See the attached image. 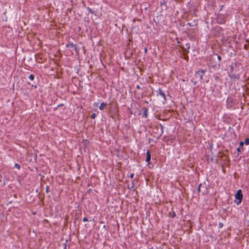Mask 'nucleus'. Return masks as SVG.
Masks as SVG:
<instances>
[{
    "label": "nucleus",
    "instance_id": "nucleus-1",
    "mask_svg": "<svg viewBox=\"0 0 249 249\" xmlns=\"http://www.w3.org/2000/svg\"><path fill=\"white\" fill-rule=\"evenodd\" d=\"M243 67L240 63H232L230 65L229 76L231 79L239 80L241 72L243 71Z\"/></svg>",
    "mask_w": 249,
    "mask_h": 249
},
{
    "label": "nucleus",
    "instance_id": "nucleus-2",
    "mask_svg": "<svg viewBox=\"0 0 249 249\" xmlns=\"http://www.w3.org/2000/svg\"><path fill=\"white\" fill-rule=\"evenodd\" d=\"M243 199V194L241 189H239L235 194L234 203L236 205H239L241 203Z\"/></svg>",
    "mask_w": 249,
    "mask_h": 249
},
{
    "label": "nucleus",
    "instance_id": "nucleus-3",
    "mask_svg": "<svg viewBox=\"0 0 249 249\" xmlns=\"http://www.w3.org/2000/svg\"><path fill=\"white\" fill-rule=\"evenodd\" d=\"M226 16L222 14L216 15L215 20L218 24H224L226 23Z\"/></svg>",
    "mask_w": 249,
    "mask_h": 249
},
{
    "label": "nucleus",
    "instance_id": "nucleus-4",
    "mask_svg": "<svg viewBox=\"0 0 249 249\" xmlns=\"http://www.w3.org/2000/svg\"><path fill=\"white\" fill-rule=\"evenodd\" d=\"M206 71V70L200 69L196 71L195 77L198 79L200 81H202L203 76Z\"/></svg>",
    "mask_w": 249,
    "mask_h": 249
},
{
    "label": "nucleus",
    "instance_id": "nucleus-5",
    "mask_svg": "<svg viewBox=\"0 0 249 249\" xmlns=\"http://www.w3.org/2000/svg\"><path fill=\"white\" fill-rule=\"evenodd\" d=\"M66 47L67 48H71L73 47L74 48V50L76 53H78V48L76 44H73V43L69 42L66 45Z\"/></svg>",
    "mask_w": 249,
    "mask_h": 249
},
{
    "label": "nucleus",
    "instance_id": "nucleus-6",
    "mask_svg": "<svg viewBox=\"0 0 249 249\" xmlns=\"http://www.w3.org/2000/svg\"><path fill=\"white\" fill-rule=\"evenodd\" d=\"M244 145V142H240L239 143V147L236 149L237 151L238 152V155L243 151V146Z\"/></svg>",
    "mask_w": 249,
    "mask_h": 249
},
{
    "label": "nucleus",
    "instance_id": "nucleus-7",
    "mask_svg": "<svg viewBox=\"0 0 249 249\" xmlns=\"http://www.w3.org/2000/svg\"><path fill=\"white\" fill-rule=\"evenodd\" d=\"M159 94L161 95L164 99V102L166 101V95L165 93L161 90L160 88H159Z\"/></svg>",
    "mask_w": 249,
    "mask_h": 249
},
{
    "label": "nucleus",
    "instance_id": "nucleus-8",
    "mask_svg": "<svg viewBox=\"0 0 249 249\" xmlns=\"http://www.w3.org/2000/svg\"><path fill=\"white\" fill-rule=\"evenodd\" d=\"M186 48H184V47L180 46V48H181L183 51L186 53H188L189 52V49H190V45L189 43L186 44Z\"/></svg>",
    "mask_w": 249,
    "mask_h": 249
},
{
    "label": "nucleus",
    "instance_id": "nucleus-9",
    "mask_svg": "<svg viewBox=\"0 0 249 249\" xmlns=\"http://www.w3.org/2000/svg\"><path fill=\"white\" fill-rule=\"evenodd\" d=\"M151 159V154L149 151H147L146 152V158L145 161L147 162V163L149 164L150 161Z\"/></svg>",
    "mask_w": 249,
    "mask_h": 249
},
{
    "label": "nucleus",
    "instance_id": "nucleus-10",
    "mask_svg": "<svg viewBox=\"0 0 249 249\" xmlns=\"http://www.w3.org/2000/svg\"><path fill=\"white\" fill-rule=\"evenodd\" d=\"M107 104L105 103H102L99 106V109L101 110H104L107 107Z\"/></svg>",
    "mask_w": 249,
    "mask_h": 249
},
{
    "label": "nucleus",
    "instance_id": "nucleus-11",
    "mask_svg": "<svg viewBox=\"0 0 249 249\" xmlns=\"http://www.w3.org/2000/svg\"><path fill=\"white\" fill-rule=\"evenodd\" d=\"M214 30L215 31H216V32H217L218 33H220L223 30V29L221 27L218 26H215L214 28Z\"/></svg>",
    "mask_w": 249,
    "mask_h": 249
},
{
    "label": "nucleus",
    "instance_id": "nucleus-12",
    "mask_svg": "<svg viewBox=\"0 0 249 249\" xmlns=\"http://www.w3.org/2000/svg\"><path fill=\"white\" fill-rule=\"evenodd\" d=\"M142 109L143 110V116L146 118L148 117V109L146 107H143Z\"/></svg>",
    "mask_w": 249,
    "mask_h": 249
},
{
    "label": "nucleus",
    "instance_id": "nucleus-13",
    "mask_svg": "<svg viewBox=\"0 0 249 249\" xmlns=\"http://www.w3.org/2000/svg\"><path fill=\"white\" fill-rule=\"evenodd\" d=\"M217 59H218V61H219V62H218V63L217 64H216V65H215V68H218V69H219V68H220V66H221V65H220V60H221V57L220 55H217Z\"/></svg>",
    "mask_w": 249,
    "mask_h": 249
},
{
    "label": "nucleus",
    "instance_id": "nucleus-14",
    "mask_svg": "<svg viewBox=\"0 0 249 249\" xmlns=\"http://www.w3.org/2000/svg\"><path fill=\"white\" fill-rule=\"evenodd\" d=\"M197 24V21L194 20L193 22L188 23V25L190 26H196Z\"/></svg>",
    "mask_w": 249,
    "mask_h": 249
},
{
    "label": "nucleus",
    "instance_id": "nucleus-15",
    "mask_svg": "<svg viewBox=\"0 0 249 249\" xmlns=\"http://www.w3.org/2000/svg\"><path fill=\"white\" fill-rule=\"evenodd\" d=\"M207 160H210V161H211L213 162H216V160H214L213 157H211L210 158V156L208 155V156H207Z\"/></svg>",
    "mask_w": 249,
    "mask_h": 249
},
{
    "label": "nucleus",
    "instance_id": "nucleus-16",
    "mask_svg": "<svg viewBox=\"0 0 249 249\" xmlns=\"http://www.w3.org/2000/svg\"><path fill=\"white\" fill-rule=\"evenodd\" d=\"M169 216L172 218H174L176 216V213L174 211H172V212L171 213H169Z\"/></svg>",
    "mask_w": 249,
    "mask_h": 249
},
{
    "label": "nucleus",
    "instance_id": "nucleus-17",
    "mask_svg": "<svg viewBox=\"0 0 249 249\" xmlns=\"http://www.w3.org/2000/svg\"><path fill=\"white\" fill-rule=\"evenodd\" d=\"M213 77H214V80L216 81H218L220 80V78H219V77L218 75H213Z\"/></svg>",
    "mask_w": 249,
    "mask_h": 249
},
{
    "label": "nucleus",
    "instance_id": "nucleus-18",
    "mask_svg": "<svg viewBox=\"0 0 249 249\" xmlns=\"http://www.w3.org/2000/svg\"><path fill=\"white\" fill-rule=\"evenodd\" d=\"M87 10H88L89 12L91 14H95L94 11H92V9L89 8V7H87Z\"/></svg>",
    "mask_w": 249,
    "mask_h": 249
},
{
    "label": "nucleus",
    "instance_id": "nucleus-19",
    "mask_svg": "<svg viewBox=\"0 0 249 249\" xmlns=\"http://www.w3.org/2000/svg\"><path fill=\"white\" fill-rule=\"evenodd\" d=\"M29 78L31 80L33 81L35 79V76L33 74H31L29 75Z\"/></svg>",
    "mask_w": 249,
    "mask_h": 249
},
{
    "label": "nucleus",
    "instance_id": "nucleus-20",
    "mask_svg": "<svg viewBox=\"0 0 249 249\" xmlns=\"http://www.w3.org/2000/svg\"><path fill=\"white\" fill-rule=\"evenodd\" d=\"M160 5L161 6H165V9H166V2L164 0L162 2H160Z\"/></svg>",
    "mask_w": 249,
    "mask_h": 249
},
{
    "label": "nucleus",
    "instance_id": "nucleus-21",
    "mask_svg": "<svg viewBox=\"0 0 249 249\" xmlns=\"http://www.w3.org/2000/svg\"><path fill=\"white\" fill-rule=\"evenodd\" d=\"M244 144H245L246 145L249 144V138H247L245 140V141L244 142Z\"/></svg>",
    "mask_w": 249,
    "mask_h": 249
},
{
    "label": "nucleus",
    "instance_id": "nucleus-22",
    "mask_svg": "<svg viewBox=\"0 0 249 249\" xmlns=\"http://www.w3.org/2000/svg\"><path fill=\"white\" fill-rule=\"evenodd\" d=\"M15 167L16 168H17V169H20V167H20V165H19V164H18V163H15Z\"/></svg>",
    "mask_w": 249,
    "mask_h": 249
},
{
    "label": "nucleus",
    "instance_id": "nucleus-23",
    "mask_svg": "<svg viewBox=\"0 0 249 249\" xmlns=\"http://www.w3.org/2000/svg\"><path fill=\"white\" fill-rule=\"evenodd\" d=\"M201 186H202V184L200 183V184H199V185H198V186L197 187V192L198 193H199L200 192V188H201Z\"/></svg>",
    "mask_w": 249,
    "mask_h": 249
},
{
    "label": "nucleus",
    "instance_id": "nucleus-24",
    "mask_svg": "<svg viewBox=\"0 0 249 249\" xmlns=\"http://www.w3.org/2000/svg\"><path fill=\"white\" fill-rule=\"evenodd\" d=\"M96 116V115L95 113H92L90 116V118L92 119H94Z\"/></svg>",
    "mask_w": 249,
    "mask_h": 249
},
{
    "label": "nucleus",
    "instance_id": "nucleus-25",
    "mask_svg": "<svg viewBox=\"0 0 249 249\" xmlns=\"http://www.w3.org/2000/svg\"><path fill=\"white\" fill-rule=\"evenodd\" d=\"M63 106V104H59L58 105H57V106L56 107H55L54 109V110H56L57 109V108L58 107H62Z\"/></svg>",
    "mask_w": 249,
    "mask_h": 249
},
{
    "label": "nucleus",
    "instance_id": "nucleus-26",
    "mask_svg": "<svg viewBox=\"0 0 249 249\" xmlns=\"http://www.w3.org/2000/svg\"><path fill=\"white\" fill-rule=\"evenodd\" d=\"M83 221L84 222H87V221H89V220H88V219L87 218V217H84L83 218Z\"/></svg>",
    "mask_w": 249,
    "mask_h": 249
},
{
    "label": "nucleus",
    "instance_id": "nucleus-27",
    "mask_svg": "<svg viewBox=\"0 0 249 249\" xmlns=\"http://www.w3.org/2000/svg\"><path fill=\"white\" fill-rule=\"evenodd\" d=\"M219 228H221L223 226V224L222 223L220 222L218 225Z\"/></svg>",
    "mask_w": 249,
    "mask_h": 249
},
{
    "label": "nucleus",
    "instance_id": "nucleus-28",
    "mask_svg": "<svg viewBox=\"0 0 249 249\" xmlns=\"http://www.w3.org/2000/svg\"><path fill=\"white\" fill-rule=\"evenodd\" d=\"M46 191L47 193L49 191V187L48 186H46Z\"/></svg>",
    "mask_w": 249,
    "mask_h": 249
},
{
    "label": "nucleus",
    "instance_id": "nucleus-29",
    "mask_svg": "<svg viewBox=\"0 0 249 249\" xmlns=\"http://www.w3.org/2000/svg\"><path fill=\"white\" fill-rule=\"evenodd\" d=\"M134 174L133 173H132L130 175V178H133L134 177Z\"/></svg>",
    "mask_w": 249,
    "mask_h": 249
},
{
    "label": "nucleus",
    "instance_id": "nucleus-30",
    "mask_svg": "<svg viewBox=\"0 0 249 249\" xmlns=\"http://www.w3.org/2000/svg\"><path fill=\"white\" fill-rule=\"evenodd\" d=\"M136 88H137V89H141V87H140V86H139V85H137V86H136Z\"/></svg>",
    "mask_w": 249,
    "mask_h": 249
},
{
    "label": "nucleus",
    "instance_id": "nucleus-31",
    "mask_svg": "<svg viewBox=\"0 0 249 249\" xmlns=\"http://www.w3.org/2000/svg\"><path fill=\"white\" fill-rule=\"evenodd\" d=\"M224 5H222L221 6V8L219 10L220 11L222 10V8L224 7Z\"/></svg>",
    "mask_w": 249,
    "mask_h": 249
},
{
    "label": "nucleus",
    "instance_id": "nucleus-32",
    "mask_svg": "<svg viewBox=\"0 0 249 249\" xmlns=\"http://www.w3.org/2000/svg\"><path fill=\"white\" fill-rule=\"evenodd\" d=\"M192 81L193 82L194 85L196 84V81H194L193 80H192Z\"/></svg>",
    "mask_w": 249,
    "mask_h": 249
},
{
    "label": "nucleus",
    "instance_id": "nucleus-33",
    "mask_svg": "<svg viewBox=\"0 0 249 249\" xmlns=\"http://www.w3.org/2000/svg\"><path fill=\"white\" fill-rule=\"evenodd\" d=\"M147 48H144V52H145V53H146V52H147Z\"/></svg>",
    "mask_w": 249,
    "mask_h": 249
},
{
    "label": "nucleus",
    "instance_id": "nucleus-34",
    "mask_svg": "<svg viewBox=\"0 0 249 249\" xmlns=\"http://www.w3.org/2000/svg\"><path fill=\"white\" fill-rule=\"evenodd\" d=\"M32 87H34L35 88H37V86H34V85H32Z\"/></svg>",
    "mask_w": 249,
    "mask_h": 249
},
{
    "label": "nucleus",
    "instance_id": "nucleus-35",
    "mask_svg": "<svg viewBox=\"0 0 249 249\" xmlns=\"http://www.w3.org/2000/svg\"><path fill=\"white\" fill-rule=\"evenodd\" d=\"M94 106L95 107V106H98V103H94Z\"/></svg>",
    "mask_w": 249,
    "mask_h": 249
},
{
    "label": "nucleus",
    "instance_id": "nucleus-36",
    "mask_svg": "<svg viewBox=\"0 0 249 249\" xmlns=\"http://www.w3.org/2000/svg\"><path fill=\"white\" fill-rule=\"evenodd\" d=\"M133 187H134V183L132 182V185L131 186V188H133Z\"/></svg>",
    "mask_w": 249,
    "mask_h": 249
},
{
    "label": "nucleus",
    "instance_id": "nucleus-37",
    "mask_svg": "<svg viewBox=\"0 0 249 249\" xmlns=\"http://www.w3.org/2000/svg\"><path fill=\"white\" fill-rule=\"evenodd\" d=\"M178 44H180V41H178Z\"/></svg>",
    "mask_w": 249,
    "mask_h": 249
}]
</instances>
